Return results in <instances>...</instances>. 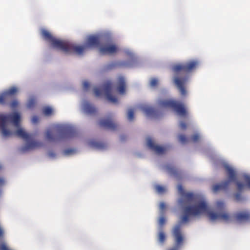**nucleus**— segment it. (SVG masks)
Returning <instances> with one entry per match:
<instances>
[{"mask_svg": "<svg viewBox=\"0 0 250 250\" xmlns=\"http://www.w3.org/2000/svg\"><path fill=\"white\" fill-rule=\"evenodd\" d=\"M111 88L112 83L110 81H107L103 85V88L107 100L112 103H115L117 102V99L111 95Z\"/></svg>", "mask_w": 250, "mask_h": 250, "instance_id": "f8f14e48", "label": "nucleus"}, {"mask_svg": "<svg viewBox=\"0 0 250 250\" xmlns=\"http://www.w3.org/2000/svg\"><path fill=\"white\" fill-rule=\"evenodd\" d=\"M177 189L180 195L178 204L183 212L180 223H187L192 216L203 214L208 211V207L205 201H200L191 206L190 205L195 201V195L192 192H185L181 185L178 186Z\"/></svg>", "mask_w": 250, "mask_h": 250, "instance_id": "f257e3e1", "label": "nucleus"}, {"mask_svg": "<svg viewBox=\"0 0 250 250\" xmlns=\"http://www.w3.org/2000/svg\"><path fill=\"white\" fill-rule=\"evenodd\" d=\"M178 140H179V141L183 144H186V143L188 142V139L186 137V136L183 134H181V135H179Z\"/></svg>", "mask_w": 250, "mask_h": 250, "instance_id": "a878e982", "label": "nucleus"}, {"mask_svg": "<svg viewBox=\"0 0 250 250\" xmlns=\"http://www.w3.org/2000/svg\"><path fill=\"white\" fill-rule=\"evenodd\" d=\"M235 199L237 201H240L242 200V196L240 193H237L234 195Z\"/></svg>", "mask_w": 250, "mask_h": 250, "instance_id": "58836bf2", "label": "nucleus"}, {"mask_svg": "<svg viewBox=\"0 0 250 250\" xmlns=\"http://www.w3.org/2000/svg\"><path fill=\"white\" fill-rule=\"evenodd\" d=\"M141 109L148 117L157 118L158 116V111L152 107L143 106Z\"/></svg>", "mask_w": 250, "mask_h": 250, "instance_id": "dca6fc26", "label": "nucleus"}, {"mask_svg": "<svg viewBox=\"0 0 250 250\" xmlns=\"http://www.w3.org/2000/svg\"><path fill=\"white\" fill-rule=\"evenodd\" d=\"M48 156L51 158H54L56 156V154L52 151H50L48 153Z\"/></svg>", "mask_w": 250, "mask_h": 250, "instance_id": "37998d69", "label": "nucleus"}, {"mask_svg": "<svg viewBox=\"0 0 250 250\" xmlns=\"http://www.w3.org/2000/svg\"><path fill=\"white\" fill-rule=\"evenodd\" d=\"M158 83V80L155 78H153L151 80L150 82V84L151 86L154 87L156 86Z\"/></svg>", "mask_w": 250, "mask_h": 250, "instance_id": "2f4dec72", "label": "nucleus"}, {"mask_svg": "<svg viewBox=\"0 0 250 250\" xmlns=\"http://www.w3.org/2000/svg\"><path fill=\"white\" fill-rule=\"evenodd\" d=\"M155 189L157 192H158L159 193H162L164 192L165 191V188H164V187L160 185L156 186L155 187Z\"/></svg>", "mask_w": 250, "mask_h": 250, "instance_id": "c756f323", "label": "nucleus"}, {"mask_svg": "<svg viewBox=\"0 0 250 250\" xmlns=\"http://www.w3.org/2000/svg\"><path fill=\"white\" fill-rule=\"evenodd\" d=\"M179 224L175 226L173 229L172 235L174 237L175 246L168 250H179L183 244L184 238L181 231V225Z\"/></svg>", "mask_w": 250, "mask_h": 250, "instance_id": "6e6552de", "label": "nucleus"}, {"mask_svg": "<svg viewBox=\"0 0 250 250\" xmlns=\"http://www.w3.org/2000/svg\"><path fill=\"white\" fill-rule=\"evenodd\" d=\"M168 172L175 177H179L180 175V171L174 167H167Z\"/></svg>", "mask_w": 250, "mask_h": 250, "instance_id": "5701e85b", "label": "nucleus"}, {"mask_svg": "<svg viewBox=\"0 0 250 250\" xmlns=\"http://www.w3.org/2000/svg\"><path fill=\"white\" fill-rule=\"evenodd\" d=\"M217 207L218 209H222L225 207L224 203L222 201H218L217 202Z\"/></svg>", "mask_w": 250, "mask_h": 250, "instance_id": "72a5a7b5", "label": "nucleus"}, {"mask_svg": "<svg viewBox=\"0 0 250 250\" xmlns=\"http://www.w3.org/2000/svg\"><path fill=\"white\" fill-rule=\"evenodd\" d=\"M158 104L161 107H170L178 114L185 116L187 111L183 104L173 100H160Z\"/></svg>", "mask_w": 250, "mask_h": 250, "instance_id": "39448f33", "label": "nucleus"}, {"mask_svg": "<svg viewBox=\"0 0 250 250\" xmlns=\"http://www.w3.org/2000/svg\"><path fill=\"white\" fill-rule=\"evenodd\" d=\"M209 219L211 221L215 220H222L225 221H228L230 219V216L228 213L224 212L221 213H216L213 212H210L208 213Z\"/></svg>", "mask_w": 250, "mask_h": 250, "instance_id": "4468645a", "label": "nucleus"}, {"mask_svg": "<svg viewBox=\"0 0 250 250\" xmlns=\"http://www.w3.org/2000/svg\"><path fill=\"white\" fill-rule=\"evenodd\" d=\"M94 92L96 96H100L102 94V90L99 88H95L94 89Z\"/></svg>", "mask_w": 250, "mask_h": 250, "instance_id": "473e14b6", "label": "nucleus"}, {"mask_svg": "<svg viewBox=\"0 0 250 250\" xmlns=\"http://www.w3.org/2000/svg\"><path fill=\"white\" fill-rule=\"evenodd\" d=\"M198 65V61L191 60L185 63L176 64L172 66L173 83L182 96L187 94L185 85L188 78V74L195 70Z\"/></svg>", "mask_w": 250, "mask_h": 250, "instance_id": "f03ea898", "label": "nucleus"}, {"mask_svg": "<svg viewBox=\"0 0 250 250\" xmlns=\"http://www.w3.org/2000/svg\"><path fill=\"white\" fill-rule=\"evenodd\" d=\"M236 184L237 187V189L239 191H242L245 188V185L243 183L239 182H236Z\"/></svg>", "mask_w": 250, "mask_h": 250, "instance_id": "c85d7f7f", "label": "nucleus"}, {"mask_svg": "<svg viewBox=\"0 0 250 250\" xmlns=\"http://www.w3.org/2000/svg\"><path fill=\"white\" fill-rule=\"evenodd\" d=\"M8 120L14 124L15 126L19 127L20 125V115L18 112H14L8 115L0 114V125L3 137H7L12 135L11 132L6 128Z\"/></svg>", "mask_w": 250, "mask_h": 250, "instance_id": "20e7f679", "label": "nucleus"}, {"mask_svg": "<svg viewBox=\"0 0 250 250\" xmlns=\"http://www.w3.org/2000/svg\"><path fill=\"white\" fill-rule=\"evenodd\" d=\"M42 143L37 141H32L28 143L24 146L22 147L21 150L23 152H25L31 149L39 148L42 146Z\"/></svg>", "mask_w": 250, "mask_h": 250, "instance_id": "f3484780", "label": "nucleus"}, {"mask_svg": "<svg viewBox=\"0 0 250 250\" xmlns=\"http://www.w3.org/2000/svg\"><path fill=\"white\" fill-rule=\"evenodd\" d=\"M73 152V150L72 149H66L64 151V152L66 154H71Z\"/></svg>", "mask_w": 250, "mask_h": 250, "instance_id": "a18cd8bd", "label": "nucleus"}, {"mask_svg": "<svg viewBox=\"0 0 250 250\" xmlns=\"http://www.w3.org/2000/svg\"><path fill=\"white\" fill-rule=\"evenodd\" d=\"M14 134L18 137L21 138L24 140H28L30 139L29 135L22 128H18Z\"/></svg>", "mask_w": 250, "mask_h": 250, "instance_id": "412c9836", "label": "nucleus"}, {"mask_svg": "<svg viewBox=\"0 0 250 250\" xmlns=\"http://www.w3.org/2000/svg\"><path fill=\"white\" fill-rule=\"evenodd\" d=\"M35 103H36V101L35 99H32L30 100L28 102V103L27 104L28 107L29 108L33 107L34 106V105L35 104Z\"/></svg>", "mask_w": 250, "mask_h": 250, "instance_id": "7c9ffc66", "label": "nucleus"}, {"mask_svg": "<svg viewBox=\"0 0 250 250\" xmlns=\"http://www.w3.org/2000/svg\"><path fill=\"white\" fill-rule=\"evenodd\" d=\"M43 112L45 115L48 116L52 114V109L50 107H48V106L45 107L43 108Z\"/></svg>", "mask_w": 250, "mask_h": 250, "instance_id": "cd10ccee", "label": "nucleus"}, {"mask_svg": "<svg viewBox=\"0 0 250 250\" xmlns=\"http://www.w3.org/2000/svg\"><path fill=\"white\" fill-rule=\"evenodd\" d=\"M3 230L2 229L0 226V237H2L3 236Z\"/></svg>", "mask_w": 250, "mask_h": 250, "instance_id": "49530a36", "label": "nucleus"}, {"mask_svg": "<svg viewBox=\"0 0 250 250\" xmlns=\"http://www.w3.org/2000/svg\"><path fill=\"white\" fill-rule=\"evenodd\" d=\"M235 218L238 221H247L250 219V213L248 212H242L237 213Z\"/></svg>", "mask_w": 250, "mask_h": 250, "instance_id": "aec40b11", "label": "nucleus"}, {"mask_svg": "<svg viewBox=\"0 0 250 250\" xmlns=\"http://www.w3.org/2000/svg\"><path fill=\"white\" fill-rule=\"evenodd\" d=\"M41 34L43 38L45 41L49 42L54 48L61 50L65 53H71L75 51L79 54H81L83 50V47L76 46L73 43L69 41L56 39L46 30H42Z\"/></svg>", "mask_w": 250, "mask_h": 250, "instance_id": "7ed1b4c3", "label": "nucleus"}, {"mask_svg": "<svg viewBox=\"0 0 250 250\" xmlns=\"http://www.w3.org/2000/svg\"><path fill=\"white\" fill-rule=\"evenodd\" d=\"M166 222V219L164 216H162L159 218V224L161 226H163Z\"/></svg>", "mask_w": 250, "mask_h": 250, "instance_id": "e433bc0d", "label": "nucleus"}, {"mask_svg": "<svg viewBox=\"0 0 250 250\" xmlns=\"http://www.w3.org/2000/svg\"><path fill=\"white\" fill-rule=\"evenodd\" d=\"M244 179L245 182L247 183L248 187L250 188V176L249 175H245Z\"/></svg>", "mask_w": 250, "mask_h": 250, "instance_id": "4c0bfd02", "label": "nucleus"}, {"mask_svg": "<svg viewBox=\"0 0 250 250\" xmlns=\"http://www.w3.org/2000/svg\"><path fill=\"white\" fill-rule=\"evenodd\" d=\"M18 91V88L12 86L3 92L0 95V104L4 105L7 104Z\"/></svg>", "mask_w": 250, "mask_h": 250, "instance_id": "9d476101", "label": "nucleus"}, {"mask_svg": "<svg viewBox=\"0 0 250 250\" xmlns=\"http://www.w3.org/2000/svg\"><path fill=\"white\" fill-rule=\"evenodd\" d=\"M117 46L114 44L107 43L99 47V52L101 55H112L118 51Z\"/></svg>", "mask_w": 250, "mask_h": 250, "instance_id": "9b49d317", "label": "nucleus"}, {"mask_svg": "<svg viewBox=\"0 0 250 250\" xmlns=\"http://www.w3.org/2000/svg\"><path fill=\"white\" fill-rule=\"evenodd\" d=\"M18 101L16 100H14L10 103V106L12 108H15L18 105Z\"/></svg>", "mask_w": 250, "mask_h": 250, "instance_id": "f704fd0d", "label": "nucleus"}, {"mask_svg": "<svg viewBox=\"0 0 250 250\" xmlns=\"http://www.w3.org/2000/svg\"><path fill=\"white\" fill-rule=\"evenodd\" d=\"M200 138V136L198 134H195L191 137V139L193 142H197Z\"/></svg>", "mask_w": 250, "mask_h": 250, "instance_id": "c9c22d12", "label": "nucleus"}, {"mask_svg": "<svg viewBox=\"0 0 250 250\" xmlns=\"http://www.w3.org/2000/svg\"><path fill=\"white\" fill-rule=\"evenodd\" d=\"M158 237L159 242L161 244H163L166 239V234L162 230L159 232Z\"/></svg>", "mask_w": 250, "mask_h": 250, "instance_id": "393cba45", "label": "nucleus"}, {"mask_svg": "<svg viewBox=\"0 0 250 250\" xmlns=\"http://www.w3.org/2000/svg\"><path fill=\"white\" fill-rule=\"evenodd\" d=\"M39 121V118L37 116H34L32 118V122L34 124L38 123Z\"/></svg>", "mask_w": 250, "mask_h": 250, "instance_id": "ea45409f", "label": "nucleus"}, {"mask_svg": "<svg viewBox=\"0 0 250 250\" xmlns=\"http://www.w3.org/2000/svg\"><path fill=\"white\" fill-rule=\"evenodd\" d=\"M100 125L111 130H115L118 128V125L111 119L101 120L99 123Z\"/></svg>", "mask_w": 250, "mask_h": 250, "instance_id": "ddd939ff", "label": "nucleus"}, {"mask_svg": "<svg viewBox=\"0 0 250 250\" xmlns=\"http://www.w3.org/2000/svg\"><path fill=\"white\" fill-rule=\"evenodd\" d=\"M147 145L151 150L158 154L164 153L166 149L164 147L155 145L152 140L149 138L147 140Z\"/></svg>", "mask_w": 250, "mask_h": 250, "instance_id": "2eb2a0df", "label": "nucleus"}, {"mask_svg": "<svg viewBox=\"0 0 250 250\" xmlns=\"http://www.w3.org/2000/svg\"><path fill=\"white\" fill-rule=\"evenodd\" d=\"M166 208V205L164 203H161L160 204V208L161 209L163 210Z\"/></svg>", "mask_w": 250, "mask_h": 250, "instance_id": "c03bdc74", "label": "nucleus"}, {"mask_svg": "<svg viewBox=\"0 0 250 250\" xmlns=\"http://www.w3.org/2000/svg\"><path fill=\"white\" fill-rule=\"evenodd\" d=\"M83 108L84 112L88 114H94L97 112L96 108L87 101L83 102Z\"/></svg>", "mask_w": 250, "mask_h": 250, "instance_id": "a211bd4d", "label": "nucleus"}, {"mask_svg": "<svg viewBox=\"0 0 250 250\" xmlns=\"http://www.w3.org/2000/svg\"><path fill=\"white\" fill-rule=\"evenodd\" d=\"M89 86V83L88 82H84L83 83V87L85 90H87Z\"/></svg>", "mask_w": 250, "mask_h": 250, "instance_id": "a19ab883", "label": "nucleus"}, {"mask_svg": "<svg viewBox=\"0 0 250 250\" xmlns=\"http://www.w3.org/2000/svg\"><path fill=\"white\" fill-rule=\"evenodd\" d=\"M180 126L182 129H185L187 127V125L184 122H181L180 124Z\"/></svg>", "mask_w": 250, "mask_h": 250, "instance_id": "79ce46f5", "label": "nucleus"}, {"mask_svg": "<svg viewBox=\"0 0 250 250\" xmlns=\"http://www.w3.org/2000/svg\"><path fill=\"white\" fill-rule=\"evenodd\" d=\"M89 145L94 148L102 149L106 147V144L104 143L96 142V141H91L89 142Z\"/></svg>", "mask_w": 250, "mask_h": 250, "instance_id": "4be33fe9", "label": "nucleus"}, {"mask_svg": "<svg viewBox=\"0 0 250 250\" xmlns=\"http://www.w3.org/2000/svg\"><path fill=\"white\" fill-rule=\"evenodd\" d=\"M100 39L99 36L95 35L89 36L87 38L86 44L84 45H77L73 43L76 46H82L84 47L82 53L79 54L75 51H74L71 52L70 54H75L78 55H81L88 47H97L100 46Z\"/></svg>", "mask_w": 250, "mask_h": 250, "instance_id": "1a4fd4ad", "label": "nucleus"}, {"mask_svg": "<svg viewBox=\"0 0 250 250\" xmlns=\"http://www.w3.org/2000/svg\"><path fill=\"white\" fill-rule=\"evenodd\" d=\"M117 90L121 94H124L125 91V81L124 77L119 76L117 82Z\"/></svg>", "mask_w": 250, "mask_h": 250, "instance_id": "6ab92c4d", "label": "nucleus"}, {"mask_svg": "<svg viewBox=\"0 0 250 250\" xmlns=\"http://www.w3.org/2000/svg\"><path fill=\"white\" fill-rule=\"evenodd\" d=\"M122 65V64L119 62H111L106 65L104 67V69L106 70H111L117 66H121Z\"/></svg>", "mask_w": 250, "mask_h": 250, "instance_id": "b1692460", "label": "nucleus"}, {"mask_svg": "<svg viewBox=\"0 0 250 250\" xmlns=\"http://www.w3.org/2000/svg\"><path fill=\"white\" fill-rule=\"evenodd\" d=\"M225 168L228 172L229 180L225 181L221 184H216L213 186L212 190L214 192H217L220 190L227 191L229 187L230 182L235 181L236 175L234 170L229 166H226Z\"/></svg>", "mask_w": 250, "mask_h": 250, "instance_id": "0eeeda50", "label": "nucleus"}, {"mask_svg": "<svg viewBox=\"0 0 250 250\" xmlns=\"http://www.w3.org/2000/svg\"><path fill=\"white\" fill-rule=\"evenodd\" d=\"M72 130V128L69 126L60 125L57 126L58 136L55 135L52 130L48 129L45 133V138L49 142H55L60 138L69 135Z\"/></svg>", "mask_w": 250, "mask_h": 250, "instance_id": "423d86ee", "label": "nucleus"}, {"mask_svg": "<svg viewBox=\"0 0 250 250\" xmlns=\"http://www.w3.org/2000/svg\"><path fill=\"white\" fill-rule=\"evenodd\" d=\"M127 118L130 121H132L134 119V111L133 109H130L128 111Z\"/></svg>", "mask_w": 250, "mask_h": 250, "instance_id": "bb28decb", "label": "nucleus"}]
</instances>
